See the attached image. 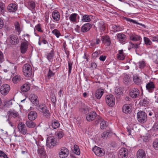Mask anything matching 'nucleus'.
I'll return each mask as SVG.
<instances>
[{
    "mask_svg": "<svg viewBox=\"0 0 158 158\" xmlns=\"http://www.w3.org/2000/svg\"><path fill=\"white\" fill-rule=\"evenodd\" d=\"M130 40L134 41L141 42L142 38L139 35L135 34L134 33H131L129 35Z\"/></svg>",
    "mask_w": 158,
    "mask_h": 158,
    "instance_id": "nucleus-14",
    "label": "nucleus"
},
{
    "mask_svg": "<svg viewBox=\"0 0 158 158\" xmlns=\"http://www.w3.org/2000/svg\"><path fill=\"white\" fill-rule=\"evenodd\" d=\"M21 77L20 75H17L14 76L12 79L14 83H17L20 82L21 80Z\"/></svg>",
    "mask_w": 158,
    "mask_h": 158,
    "instance_id": "nucleus-40",
    "label": "nucleus"
},
{
    "mask_svg": "<svg viewBox=\"0 0 158 158\" xmlns=\"http://www.w3.org/2000/svg\"><path fill=\"white\" fill-rule=\"evenodd\" d=\"M101 136L103 139H106L108 136V132L106 131L104 132L102 134Z\"/></svg>",
    "mask_w": 158,
    "mask_h": 158,
    "instance_id": "nucleus-58",
    "label": "nucleus"
},
{
    "mask_svg": "<svg viewBox=\"0 0 158 158\" xmlns=\"http://www.w3.org/2000/svg\"><path fill=\"white\" fill-rule=\"evenodd\" d=\"M58 144V142L54 136H50L48 138L46 141V145L48 147L52 148Z\"/></svg>",
    "mask_w": 158,
    "mask_h": 158,
    "instance_id": "nucleus-2",
    "label": "nucleus"
},
{
    "mask_svg": "<svg viewBox=\"0 0 158 158\" xmlns=\"http://www.w3.org/2000/svg\"><path fill=\"white\" fill-rule=\"evenodd\" d=\"M91 27V25L90 23H86L84 24L81 27V31L85 32L88 31Z\"/></svg>",
    "mask_w": 158,
    "mask_h": 158,
    "instance_id": "nucleus-22",
    "label": "nucleus"
},
{
    "mask_svg": "<svg viewBox=\"0 0 158 158\" xmlns=\"http://www.w3.org/2000/svg\"><path fill=\"white\" fill-rule=\"evenodd\" d=\"M10 87V85L7 84H4L1 86L0 88V92L3 95H6L9 92Z\"/></svg>",
    "mask_w": 158,
    "mask_h": 158,
    "instance_id": "nucleus-11",
    "label": "nucleus"
},
{
    "mask_svg": "<svg viewBox=\"0 0 158 158\" xmlns=\"http://www.w3.org/2000/svg\"><path fill=\"white\" fill-rule=\"evenodd\" d=\"M134 82L137 84H139L141 82V80L138 75H134L133 77Z\"/></svg>",
    "mask_w": 158,
    "mask_h": 158,
    "instance_id": "nucleus-44",
    "label": "nucleus"
},
{
    "mask_svg": "<svg viewBox=\"0 0 158 158\" xmlns=\"http://www.w3.org/2000/svg\"><path fill=\"white\" fill-rule=\"evenodd\" d=\"M122 110L125 113H129L131 111V105L128 104H126L123 107Z\"/></svg>",
    "mask_w": 158,
    "mask_h": 158,
    "instance_id": "nucleus-23",
    "label": "nucleus"
},
{
    "mask_svg": "<svg viewBox=\"0 0 158 158\" xmlns=\"http://www.w3.org/2000/svg\"><path fill=\"white\" fill-rule=\"evenodd\" d=\"M152 145L155 150H158V139H156L154 140Z\"/></svg>",
    "mask_w": 158,
    "mask_h": 158,
    "instance_id": "nucleus-47",
    "label": "nucleus"
},
{
    "mask_svg": "<svg viewBox=\"0 0 158 158\" xmlns=\"http://www.w3.org/2000/svg\"><path fill=\"white\" fill-rule=\"evenodd\" d=\"M54 56V52L53 50H51L50 52L48 53L47 55V58L49 61L52 60Z\"/></svg>",
    "mask_w": 158,
    "mask_h": 158,
    "instance_id": "nucleus-45",
    "label": "nucleus"
},
{
    "mask_svg": "<svg viewBox=\"0 0 158 158\" xmlns=\"http://www.w3.org/2000/svg\"><path fill=\"white\" fill-rule=\"evenodd\" d=\"M52 33L57 38H59L61 35L60 31L56 29L52 30Z\"/></svg>",
    "mask_w": 158,
    "mask_h": 158,
    "instance_id": "nucleus-41",
    "label": "nucleus"
},
{
    "mask_svg": "<svg viewBox=\"0 0 158 158\" xmlns=\"http://www.w3.org/2000/svg\"><path fill=\"white\" fill-rule=\"evenodd\" d=\"M69 154V151L66 148L62 147L60 148L58 155L60 158H65Z\"/></svg>",
    "mask_w": 158,
    "mask_h": 158,
    "instance_id": "nucleus-6",
    "label": "nucleus"
},
{
    "mask_svg": "<svg viewBox=\"0 0 158 158\" xmlns=\"http://www.w3.org/2000/svg\"><path fill=\"white\" fill-rule=\"evenodd\" d=\"M15 26L16 31L20 34L21 31V29L19 23L18 22H16L15 23Z\"/></svg>",
    "mask_w": 158,
    "mask_h": 158,
    "instance_id": "nucleus-42",
    "label": "nucleus"
},
{
    "mask_svg": "<svg viewBox=\"0 0 158 158\" xmlns=\"http://www.w3.org/2000/svg\"><path fill=\"white\" fill-rule=\"evenodd\" d=\"M14 135L16 137L15 139L19 142H22L23 141V136L21 135H18L15 131H14L13 133Z\"/></svg>",
    "mask_w": 158,
    "mask_h": 158,
    "instance_id": "nucleus-37",
    "label": "nucleus"
},
{
    "mask_svg": "<svg viewBox=\"0 0 158 158\" xmlns=\"http://www.w3.org/2000/svg\"><path fill=\"white\" fill-rule=\"evenodd\" d=\"M155 88L154 83L152 81H150L146 85V88L150 92H152Z\"/></svg>",
    "mask_w": 158,
    "mask_h": 158,
    "instance_id": "nucleus-19",
    "label": "nucleus"
},
{
    "mask_svg": "<svg viewBox=\"0 0 158 158\" xmlns=\"http://www.w3.org/2000/svg\"><path fill=\"white\" fill-rule=\"evenodd\" d=\"M18 7L17 5L15 3L10 4L7 7V9L10 12H15L17 10Z\"/></svg>",
    "mask_w": 158,
    "mask_h": 158,
    "instance_id": "nucleus-20",
    "label": "nucleus"
},
{
    "mask_svg": "<svg viewBox=\"0 0 158 158\" xmlns=\"http://www.w3.org/2000/svg\"><path fill=\"white\" fill-rule=\"evenodd\" d=\"M129 93L130 96L133 98H137L139 94V90L135 88L130 89Z\"/></svg>",
    "mask_w": 158,
    "mask_h": 158,
    "instance_id": "nucleus-12",
    "label": "nucleus"
},
{
    "mask_svg": "<svg viewBox=\"0 0 158 158\" xmlns=\"http://www.w3.org/2000/svg\"><path fill=\"white\" fill-rule=\"evenodd\" d=\"M35 28L39 32H43L42 29V25L40 23L37 24L35 26Z\"/></svg>",
    "mask_w": 158,
    "mask_h": 158,
    "instance_id": "nucleus-51",
    "label": "nucleus"
},
{
    "mask_svg": "<svg viewBox=\"0 0 158 158\" xmlns=\"http://www.w3.org/2000/svg\"><path fill=\"white\" fill-rule=\"evenodd\" d=\"M102 40L103 43L106 44L107 45H109L110 43V38L107 35H105L102 37Z\"/></svg>",
    "mask_w": 158,
    "mask_h": 158,
    "instance_id": "nucleus-32",
    "label": "nucleus"
},
{
    "mask_svg": "<svg viewBox=\"0 0 158 158\" xmlns=\"http://www.w3.org/2000/svg\"><path fill=\"white\" fill-rule=\"evenodd\" d=\"M4 60L3 53L0 51V63H2Z\"/></svg>",
    "mask_w": 158,
    "mask_h": 158,
    "instance_id": "nucleus-59",
    "label": "nucleus"
},
{
    "mask_svg": "<svg viewBox=\"0 0 158 158\" xmlns=\"http://www.w3.org/2000/svg\"><path fill=\"white\" fill-rule=\"evenodd\" d=\"M28 42L26 41L25 42H22L20 46V51L22 53L24 54L27 51L28 48Z\"/></svg>",
    "mask_w": 158,
    "mask_h": 158,
    "instance_id": "nucleus-16",
    "label": "nucleus"
},
{
    "mask_svg": "<svg viewBox=\"0 0 158 158\" xmlns=\"http://www.w3.org/2000/svg\"><path fill=\"white\" fill-rule=\"evenodd\" d=\"M137 158H146V154L144 151L142 149H139L136 154Z\"/></svg>",
    "mask_w": 158,
    "mask_h": 158,
    "instance_id": "nucleus-28",
    "label": "nucleus"
},
{
    "mask_svg": "<svg viewBox=\"0 0 158 158\" xmlns=\"http://www.w3.org/2000/svg\"><path fill=\"white\" fill-rule=\"evenodd\" d=\"M55 72L51 70L50 69H49L47 75L49 77H51L53 76L55 74Z\"/></svg>",
    "mask_w": 158,
    "mask_h": 158,
    "instance_id": "nucleus-54",
    "label": "nucleus"
},
{
    "mask_svg": "<svg viewBox=\"0 0 158 158\" xmlns=\"http://www.w3.org/2000/svg\"><path fill=\"white\" fill-rule=\"evenodd\" d=\"M72 63L69 61L68 62V73L69 75L71 73L72 69Z\"/></svg>",
    "mask_w": 158,
    "mask_h": 158,
    "instance_id": "nucleus-55",
    "label": "nucleus"
},
{
    "mask_svg": "<svg viewBox=\"0 0 158 158\" xmlns=\"http://www.w3.org/2000/svg\"><path fill=\"white\" fill-rule=\"evenodd\" d=\"M73 152L75 154L79 155L80 154V151L78 145H75L74 146Z\"/></svg>",
    "mask_w": 158,
    "mask_h": 158,
    "instance_id": "nucleus-46",
    "label": "nucleus"
},
{
    "mask_svg": "<svg viewBox=\"0 0 158 158\" xmlns=\"http://www.w3.org/2000/svg\"><path fill=\"white\" fill-rule=\"evenodd\" d=\"M141 42L139 41L136 43H133L132 42H130V45L128 49L130 50L131 48L137 49L139 48Z\"/></svg>",
    "mask_w": 158,
    "mask_h": 158,
    "instance_id": "nucleus-26",
    "label": "nucleus"
},
{
    "mask_svg": "<svg viewBox=\"0 0 158 158\" xmlns=\"http://www.w3.org/2000/svg\"><path fill=\"white\" fill-rule=\"evenodd\" d=\"M92 16L91 15H85L83 16L81 20L84 22H90L91 20V17Z\"/></svg>",
    "mask_w": 158,
    "mask_h": 158,
    "instance_id": "nucleus-34",
    "label": "nucleus"
},
{
    "mask_svg": "<svg viewBox=\"0 0 158 158\" xmlns=\"http://www.w3.org/2000/svg\"><path fill=\"white\" fill-rule=\"evenodd\" d=\"M38 153L41 158H45L46 156L45 151L43 146H38Z\"/></svg>",
    "mask_w": 158,
    "mask_h": 158,
    "instance_id": "nucleus-15",
    "label": "nucleus"
},
{
    "mask_svg": "<svg viewBox=\"0 0 158 158\" xmlns=\"http://www.w3.org/2000/svg\"><path fill=\"white\" fill-rule=\"evenodd\" d=\"M139 65L140 69L143 68L145 65L144 61H142L139 62Z\"/></svg>",
    "mask_w": 158,
    "mask_h": 158,
    "instance_id": "nucleus-56",
    "label": "nucleus"
},
{
    "mask_svg": "<svg viewBox=\"0 0 158 158\" xmlns=\"http://www.w3.org/2000/svg\"><path fill=\"white\" fill-rule=\"evenodd\" d=\"M97 116L95 112H91L88 114L86 116V119L88 121H91L94 120Z\"/></svg>",
    "mask_w": 158,
    "mask_h": 158,
    "instance_id": "nucleus-17",
    "label": "nucleus"
},
{
    "mask_svg": "<svg viewBox=\"0 0 158 158\" xmlns=\"http://www.w3.org/2000/svg\"><path fill=\"white\" fill-rule=\"evenodd\" d=\"M30 100L31 102L35 106L38 105L39 101L38 97L34 94H31L30 95Z\"/></svg>",
    "mask_w": 158,
    "mask_h": 158,
    "instance_id": "nucleus-18",
    "label": "nucleus"
},
{
    "mask_svg": "<svg viewBox=\"0 0 158 158\" xmlns=\"http://www.w3.org/2000/svg\"><path fill=\"white\" fill-rule=\"evenodd\" d=\"M55 135L58 139H61L64 136V134L61 130H59L56 131Z\"/></svg>",
    "mask_w": 158,
    "mask_h": 158,
    "instance_id": "nucleus-36",
    "label": "nucleus"
},
{
    "mask_svg": "<svg viewBox=\"0 0 158 158\" xmlns=\"http://www.w3.org/2000/svg\"><path fill=\"white\" fill-rule=\"evenodd\" d=\"M78 16V14L76 13L72 14L69 16V20L71 22L73 23H77V17Z\"/></svg>",
    "mask_w": 158,
    "mask_h": 158,
    "instance_id": "nucleus-27",
    "label": "nucleus"
},
{
    "mask_svg": "<svg viewBox=\"0 0 158 158\" xmlns=\"http://www.w3.org/2000/svg\"><path fill=\"white\" fill-rule=\"evenodd\" d=\"M36 108L38 110L43 113L44 116L47 118L50 117V114L49 111L47 106L44 104H40L38 105Z\"/></svg>",
    "mask_w": 158,
    "mask_h": 158,
    "instance_id": "nucleus-1",
    "label": "nucleus"
},
{
    "mask_svg": "<svg viewBox=\"0 0 158 158\" xmlns=\"http://www.w3.org/2000/svg\"><path fill=\"white\" fill-rule=\"evenodd\" d=\"M140 102L142 103L143 106H148L149 104V102L147 99L141 100L140 101Z\"/></svg>",
    "mask_w": 158,
    "mask_h": 158,
    "instance_id": "nucleus-50",
    "label": "nucleus"
},
{
    "mask_svg": "<svg viewBox=\"0 0 158 158\" xmlns=\"http://www.w3.org/2000/svg\"><path fill=\"white\" fill-rule=\"evenodd\" d=\"M97 64L95 63L92 62L90 64V68L92 69H95L97 67Z\"/></svg>",
    "mask_w": 158,
    "mask_h": 158,
    "instance_id": "nucleus-60",
    "label": "nucleus"
},
{
    "mask_svg": "<svg viewBox=\"0 0 158 158\" xmlns=\"http://www.w3.org/2000/svg\"><path fill=\"white\" fill-rule=\"evenodd\" d=\"M5 8V5L2 2H0V15L3 12Z\"/></svg>",
    "mask_w": 158,
    "mask_h": 158,
    "instance_id": "nucleus-53",
    "label": "nucleus"
},
{
    "mask_svg": "<svg viewBox=\"0 0 158 158\" xmlns=\"http://www.w3.org/2000/svg\"><path fill=\"white\" fill-rule=\"evenodd\" d=\"M44 16L46 21L48 20L49 17V13L46 12L45 13Z\"/></svg>",
    "mask_w": 158,
    "mask_h": 158,
    "instance_id": "nucleus-63",
    "label": "nucleus"
},
{
    "mask_svg": "<svg viewBox=\"0 0 158 158\" xmlns=\"http://www.w3.org/2000/svg\"><path fill=\"white\" fill-rule=\"evenodd\" d=\"M105 101L107 105L110 107L114 106L115 103V98L112 94L107 95L106 96Z\"/></svg>",
    "mask_w": 158,
    "mask_h": 158,
    "instance_id": "nucleus-4",
    "label": "nucleus"
},
{
    "mask_svg": "<svg viewBox=\"0 0 158 158\" xmlns=\"http://www.w3.org/2000/svg\"><path fill=\"white\" fill-rule=\"evenodd\" d=\"M8 114L10 116L14 117H16L18 115V112L15 110H9L8 112Z\"/></svg>",
    "mask_w": 158,
    "mask_h": 158,
    "instance_id": "nucleus-38",
    "label": "nucleus"
},
{
    "mask_svg": "<svg viewBox=\"0 0 158 158\" xmlns=\"http://www.w3.org/2000/svg\"><path fill=\"white\" fill-rule=\"evenodd\" d=\"M37 116L36 112L34 111H32L30 112L28 114V118L30 120H35Z\"/></svg>",
    "mask_w": 158,
    "mask_h": 158,
    "instance_id": "nucleus-21",
    "label": "nucleus"
},
{
    "mask_svg": "<svg viewBox=\"0 0 158 158\" xmlns=\"http://www.w3.org/2000/svg\"><path fill=\"white\" fill-rule=\"evenodd\" d=\"M144 40L145 44H146L150 45L152 44V42L148 38L144 37Z\"/></svg>",
    "mask_w": 158,
    "mask_h": 158,
    "instance_id": "nucleus-52",
    "label": "nucleus"
},
{
    "mask_svg": "<svg viewBox=\"0 0 158 158\" xmlns=\"http://www.w3.org/2000/svg\"><path fill=\"white\" fill-rule=\"evenodd\" d=\"M97 27L101 32H104L106 29V25L103 21H98L97 23Z\"/></svg>",
    "mask_w": 158,
    "mask_h": 158,
    "instance_id": "nucleus-13",
    "label": "nucleus"
},
{
    "mask_svg": "<svg viewBox=\"0 0 158 158\" xmlns=\"http://www.w3.org/2000/svg\"><path fill=\"white\" fill-rule=\"evenodd\" d=\"M123 81L125 84H127L130 81V76L127 74L124 75Z\"/></svg>",
    "mask_w": 158,
    "mask_h": 158,
    "instance_id": "nucleus-48",
    "label": "nucleus"
},
{
    "mask_svg": "<svg viewBox=\"0 0 158 158\" xmlns=\"http://www.w3.org/2000/svg\"><path fill=\"white\" fill-rule=\"evenodd\" d=\"M117 37L119 41L122 43L124 44L126 40V35L122 33H119L118 34Z\"/></svg>",
    "mask_w": 158,
    "mask_h": 158,
    "instance_id": "nucleus-29",
    "label": "nucleus"
},
{
    "mask_svg": "<svg viewBox=\"0 0 158 158\" xmlns=\"http://www.w3.org/2000/svg\"><path fill=\"white\" fill-rule=\"evenodd\" d=\"M92 150L95 154L98 156H102L105 154V152L104 150L97 146H95Z\"/></svg>",
    "mask_w": 158,
    "mask_h": 158,
    "instance_id": "nucleus-8",
    "label": "nucleus"
},
{
    "mask_svg": "<svg viewBox=\"0 0 158 158\" xmlns=\"http://www.w3.org/2000/svg\"><path fill=\"white\" fill-rule=\"evenodd\" d=\"M98 122H101L100 123V127L102 129H104L107 126L106 122L102 118L98 116Z\"/></svg>",
    "mask_w": 158,
    "mask_h": 158,
    "instance_id": "nucleus-30",
    "label": "nucleus"
},
{
    "mask_svg": "<svg viewBox=\"0 0 158 158\" xmlns=\"http://www.w3.org/2000/svg\"><path fill=\"white\" fill-rule=\"evenodd\" d=\"M30 85L28 83H26L21 87V90L23 92H26L29 90Z\"/></svg>",
    "mask_w": 158,
    "mask_h": 158,
    "instance_id": "nucleus-31",
    "label": "nucleus"
},
{
    "mask_svg": "<svg viewBox=\"0 0 158 158\" xmlns=\"http://www.w3.org/2000/svg\"><path fill=\"white\" fill-rule=\"evenodd\" d=\"M53 19L55 21L59 20L60 18V15L59 12L57 10H55L53 11L52 14Z\"/></svg>",
    "mask_w": 158,
    "mask_h": 158,
    "instance_id": "nucleus-24",
    "label": "nucleus"
},
{
    "mask_svg": "<svg viewBox=\"0 0 158 158\" xmlns=\"http://www.w3.org/2000/svg\"><path fill=\"white\" fill-rule=\"evenodd\" d=\"M17 128L18 131L22 135L29 134L27 128L23 123H19L18 124Z\"/></svg>",
    "mask_w": 158,
    "mask_h": 158,
    "instance_id": "nucleus-5",
    "label": "nucleus"
},
{
    "mask_svg": "<svg viewBox=\"0 0 158 158\" xmlns=\"http://www.w3.org/2000/svg\"><path fill=\"white\" fill-rule=\"evenodd\" d=\"M99 56V53L97 51L94 52L92 54V56L94 58H95Z\"/></svg>",
    "mask_w": 158,
    "mask_h": 158,
    "instance_id": "nucleus-61",
    "label": "nucleus"
},
{
    "mask_svg": "<svg viewBox=\"0 0 158 158\" xmlns=\"http://www.w3.org/2000/svg\"><path fill=\"white\" fill-rule=\"evenodd\" d=\"M28 6L30 9H34L35 7V2L33 1H29L28 3Z\"/></svg>",
    "mask_w": 158,
    "mask_h": 158,
    "instance_id": "nucleus-49",
    "label": "nucleus"
},
{
    "mask_svg": "<svg viewBox=\"0 0 158 158\" xmlns=\"http://www.w3.org/2000/svg\"><path fill=\"white\" fill-rule=\"evenodd\" d=\"M0 157H3V158H9L5 153L0 151Z\"/></svg>",
    "mask_w": 158,
    "mask_h": 158,
    "instance_id": "nucleus-57",
    "label": "nucleus"
},
{
    "mask_svg": "<svg viewBox=\"0 0 158 158\" xmlns=\"http://www.w3.org/2000/svg\"><path fill=\"white\" fill-rule=\"evenodd\" d=\"M52 126L54 129H56L60 126V123L58 121L55 120L52 121Z\"/></svg>",
    "mask_w": 158,
    "mask_h": 158,
    "instance_id": "nucleus-43",
    "label": "nucleus"
},
{
    "mask_svg": "<svg viewBox=\"0 0 158 158\" xmlns=\"http://www.w3.org/2000/svg\"><path fill=\"white\" fill-rule=\"evenodd\" d=\"M128 155V150L126 148H121L119 151L118 158H127Z\"/></svg>",
    "mask_w": 158,
    "mask_h": 158,
    "instance_id": "nucleus-10",
    "label": "nucleus"
},
{
    "mask_svg": "<svg viewBox=\"0 0 158 158\" xmlns=\"http://www.w3.org/2000/svg\"><path fill=\"white\" fill-rule=\"evenodd\" d=\"M32 72V69L30 65L26 64L24 65L23 67V72L25 76L27 77H31Z\"/></svg>",
    "mask_w": 158,
    "mask_h": 158,
    "instance_id": "nucleus-3",
    "label": "nucleus"
},
{
    "mask_svg": "<svg viewBox=\"0 0 158 158\" xmlns=\"http://www.w3.org/2000/svg\"><path fill=\"white\" fill-rule=\"evenodd\" d=\"M112 28L114 32H117L122 31L123 29V27L119 26H117L116 25H112Z\"/></svg>",
    "mask_w": 158,
    "mask_h": 158,
    "instance_id": "nucleus-35",
    "label": "nucleus"
},
{
    "mask_svg": "<svg viewBox=\"0 0 158 158\" xmlns=\"http://www.w3.org/2000/svg\"><path fill=\"white\" fill-rule=\"evenodd\" d=\"M124 53L123 50H121L118 51V53L117 55V58L120 60H123L124 59Z\"/></svg>",
    "mask_w": 158,
    "mask_h": 158,
    "instance_id": "nucleus-33",
    "label": "nucleus"
},
{
    "mask_svg": "<svg viewBox=\"0 0 158 158\" xmlns=\"http://www.w3.org/2000/svg\"><path fill=\"white\" fill-rule=\"evenodd\" d=\"M7 41L8 43L10 44L16 45L19 42L18 37L14 35H10Z\"/></svg>",
    "mask_w": 158,
    "mask_h": 158,
    "instance_id": "nucleus-9",
    "label": "nucleus"
},
{
    "mask_svg": "<svg viewBox=\"0 0 158 158\" xmlns=\"http://www.w3.org/2000/svg\"><path fill=\"white\" fill-rule=\"evenodd\" d=\"M153 128L156 131L158 130V123H156L155 124Z\"/></svg>",
    "mask_w": 158,
    "mask_h": 158,
    "instance_id": "nucleus-64",
    "label": "nucleus"
},
{
    "mask_svg": "<svg viewBox=\"0 0 158 158\" xmlns=\"http://www.w3.org/2000/svg\"><path fill=\"white\" fill-rule=\"evenodd\" d=\"M137 117L138 121L141 123H144L146 122L147 119V115L143 111H139L137 113Z\"/></svg>",
    "mask_w": 158,
    "mask_h": 158,
    "instance_id": "nucleus-7",
    "label": "nucleus"
},
{
    "mask_svg": "<svg viewBox=\"0 0 158 158\" xmlns=\"http://www.w3.org/2000/svg\"><path fill=\"white\" fill-rule=\"evenodd\" d=\"M26 124L27 127L29 128H34L36 126L35 123L32 121H27Z\"/></svg>",
    "mask_w": 158,
    "mask_h": 158,
    "instance_id": "nucleus-39",
    "label": "nucleus"
},
{
    "mask_svg": "<svg viewBox=\"0 0 158 158\" xmlns=\"http://www.w3.org/2000/svg\"><path fill=\"white\" fill-rule=\"evenodd\" d=\"M104 93V90L102 89H98L97 90L95 94V97L98 99H100Z\"/></svg>",
    "mask_w": 158,
    "mask_h": 158,
    "instance_id": "nucleus-25",
    "label": "nucleus"
},
{
    "mask_svg": "<svg viewBox=\"0 0 158 158\" xmlns=\"http://www.w3.org/2000/svg\"><path fill=\"white\" fill-rule=\"evenodd\" d=\"M151 40L153 41L158 42V36H155L152 37Z\"/></svg>",
    "mask_w": 158,
    "mask_h": 158,
    "instance_id": "nucleus-62",
    "label": "nucleus"
}]
</instances>
